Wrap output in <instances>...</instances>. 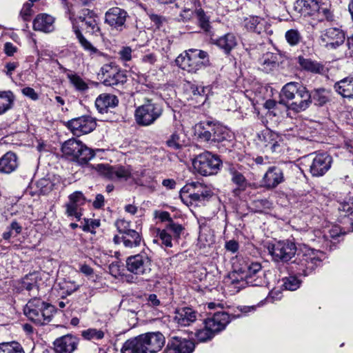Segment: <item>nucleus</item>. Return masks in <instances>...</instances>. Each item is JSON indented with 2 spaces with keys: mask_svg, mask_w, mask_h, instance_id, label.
<instances>
[{
  "mask_svg": "<svg viewBox=\"0 0 353 353\" xmlns=\"http://www.w3.org/2000/svg\"><path fill=\"white\" fill-rule=\"evenodd\" d=\"M66 126L74 135L79 137L92 132L96 128L97 122L93 117L83 115L68 121Z\"/></svg>",
  "mask_w": 353,
  "mask_h": 353,
  "instance_id": "ddd939ff",
  "label": "nucleus"
},
{
  "mask_svg": "<svg viewBox=\"0 0 353 353\" xmlns=\"http://www.w3.org/2000/svg\"><path fill=\"white\" fill-rule=\"evenodd\" d=\"M119 103L117 97L112 94H101L95 101V106L100 113L106 112L108 108H115Z\"/></svg>",
  "mask_w": 353,
  "mask_h": 353,
  "instance_id": "a878e982",
  "label": "nucleus"
},
{
  "mask_svg": "<svg viewBox=\"0 0 353 353\" xmlns=\"http://www.w3.org/2000/svg\"><path fill=\"white\" fill-rule=\"evenodd\" d=\"M21 93L33 101L39 99V94L30 87H26L21 90Z\"/></svg>",
  "mask_w": 353,
  "mask_h": 353,
  "instance_id": "338daca9",
  "label": "nucleus"
},
{
  "mask_svg": "<svg viewBox=\"0 0 353 353\" xmlns=\"http://www.w3.org/2000/svg\"><path fill=\"white\" fill-rule=\"evenodd\" d=\"M115 225L121 235H124L133 230L130 229V221L123 219H118L115 222Z\"/></svg>",
  "mask_w": 353,
  "mask_h": 353,
  "instance_id": "5fc2aeb1",
  "label": "nucleus"
},
{
  "mask_svg": "<svg viewBox=\"0 0 353 353\" xmlns=\"http://www.w3.org/2000/svg\"><path fill=\"white\" fill-rule=\"evenodd\" d=\"M166 143L168 146L172 149H181L185 145L184 135L181 132H174Z\"/></svg>",
  "mask_w": 353,
  "mask_h": 353,
  "instance_id": "79ce46f5",
  "label": "nucleus"
},
{
  "mask_svg": "<svg viewBox=\"0 0 353 353\" xmlns=\"http://www.w3.org/2000/svg\"><path fill=\"white\" fill-rule=\"evenodd\" d=\"M310 96L316 105L322 106L329 101L330 92L323 88L316 89L312 92Z\"/></svg>",
  "mask_w": 353,
  "mask_h": 353,
  "instance_id": "ea45409f",
  "label": "nucleus"
},
{
  "mask_svg": "<svg viewBox=\"0 0 353 353\" xmlns=\"http://www.w3.org/2000/svg\"><path fill=\"white\" fill-rule=\"evenodd\" d=\"M291 237L293 241L288 243V290L294 291L301 283L298 276L307 275L319 265L324 258V254L295 242L294 234Z\"/></svg>",
  "mask_w": 353,
  "mask_h": 353,
  "instance_id": "f257e3e1",
  "label": "nucleus"
},
{
  "mask_svg": "<svg viewBox=\"0 0 353 353\" xmlns=\"http://www.w3.org/2000/svg\"><path fill=\"white\" fill-rule=\"evenodd\" d=\"M260 69L265 72H270L276 68L278 63L277 55L272 52H266L259 60Z\"/></svg>",
  "mask_w": 353,
  "mask_h": 353,
  "instance_id": "2f4dec72",
  "label": "nucleus"
},
{
  "mask_svg": "<svg viewBox=\"0 0 353 353\" xmlns=\"http://www.w3.org/2000/svg\"><path fill=\"white\" fill-rule=\"evenodd\" d=\"M126 268L135 275L147 276L152 270V262L145 253H140L127 258Z\"/></svg>",
  "mask_w": 353,
  "mask_h": 353,
  "instance_id": "9b49d317",
  "label": "nucleus"
},
{
  "mask_svg": "<svg viewBox=\"0 0 353 353\" xmlns=\"http://www.w3.org/2000/svg\"><path fill=\"white\" fill-rule=\"evenodd\" d=\"M320 0H296L294 11L303 16H313L320 10Z\"/></svg>",
  "mask_w": 353,
  "mask_h": 353,
  "instance_id": "412c9836",
  "label": "nucleus"
},
{
  "mask_svg": "<svg viewBox=\"0 0 353 353\" xmlns=\"http://www.w3.org/2000/svg\"><path fill=\"white\" fill-rule=\"evenodd\" d=\"M157 236L161 241V244L168 248H171L172 246V234L168 233V232L165 229L160 230L157 229Z\"/></svg>",
  "mask_w": 353,
  "mask_h": 353,
  "instance_id": "3c124183",
  "label": "nucleus"
},
{
  "mask_svg": "<svg viewBox=\"0 0 353 353\" xmlns=\"http://www.w3.org/2000/svg\"><path fill=\"white\" fill-rule=\"evenodd\" d=\"M273 259L276 261H285L287 255L286 245L283 242H278L268 248Z\"/></svg>",
  "mask_w": 353,
  "mask_h": 353,
  "instance_id": "c9c22d12",
  "label": "nucleus"
},
{
  "mask_svg": "<svg viewBox=\"0 0 353 353\" xmlns=\"http://www.w3.org/2000/svg\"><path fill=\"white\" fill-rule=\"evenodd\" d=\"M9 353H25L23 347L17 341L10 342Z\"/></svg>",
  "mask_w": 353,
  "mask_h": 353,
  "instance_id": "774afa93",
  "label": "nucleus"
},
{
  "mask_svg": "<svg viewBox=\"0 0 353 353\" xmlns=\"http://www.w3.org/2000/svg\"><path fill=\"white\" fill-rule=\"evenodd\" d=\"M149 17L157 29H161L166 22L164 17L156 14H149Z\"/></svg>",
  "mask_w": 353,
  "mask_h": 353,
  "instance_id": "052dcab7",
  "label": "nucleus"
},
{
  "mask_svg": "<svg viewBox=\"0 0 353 353\" xmlns=\"http://www.w3.org/2000/svg\"><path fill=\"white\" fill-rule=\"evenodd\" d=\"M146 353H157L165 344V337L161 332H149L139 335Z\"/></svg>",
  "mask_w": 353,
  "mask_h": 353,
  "instance_id": "a211bd4d",
  "label": "nucleus"
},
{
  "mask_svg": "<svg viewBox=\"0 0 353 353\" xmlns=\"http://www.w3.org/2000/svg\"><path fill=\"white\" fill-rule=\"evenodd\" d=\"M283 179L281 170L278 168H271L265 173L263 177L264 185L267 188H272L276 187Z\"/></svg>",
  "mask_w": 353,
  "mask_h": 353,
  "instance_id": "c756f323",
  "label": "nucleus"
},
{
  "mask_svg": "<svg viewBox=\"0 0 353 353\" xmlns=\"http://www.w3.org/2000/svg\"><path fill=\"white\" fill-rule=\"evenodd\" d=\"M56 353H72L79 345V339L72 334H65L57 338L53 343Z\"/></svg>",
  "mask_w": 353,
  "mask_h": 353,
  "instance_id": "6ab92c4d",
  "label": "nucleus"
},
{
  "mask_svg": "<svg viewBox=\"0 0 353 353\" xmlns=\"http://www.w3.org/2000/svg\"><path fill=\"white\" fill-rule=\"evenodd\" d=\"M122 353H146L140 336L126 341L121 349Z\"/></svg>",
  "mask_w": 353,
  "mask_h": 353,
  "instance_id": "473e14b6",
  "label": "nucleus"
},
{
  "mask_svg": "<svg viewBox=\"0 0 353 353\" xmlns=\"http://www.w3.org/2000/svg\"><path fill=\"white\" fill-rule=\"evenodd\" d=\"M132 49L128 46H123L118 52L119 59L123 61H129L132 59Z\"/></svg>",
  "mask_w": 353,
  "mask_h": 353,
  "instance_id": "13d9d810",
  "label": "nucleus"
},
{
  "mask_svg": "<svg viewBox=\"0 0 353 353\" xmlns=\"http://www.w3.org/2000/svg\"><path fill=\"white\" fill-rule=\"evenodd\" d=\"M310 99V94L307 91L302 92L301 94H296L295 97L290 98V101L291 102L288 101V110H293L295 112L304 111L312 102Z\"/></svg>",
  "mask_w": 353,
  "mask_h": 353,
  "instance_id": "393cba45",
  "label": "nucleus"
},
{
  "mask_svg": "<svg viewBox=\"0 0 353 353\" xmlns=\"http://www.w3.org/2000/svg\"><path fill=\"white\" fill-rule=\"evenodd\" d=\"M196 319V312L190 307H183L177 310L174 316V321L181 326L189 325Z\"/></svg>",
  "mask_w": 353,
  "mask_h": 353,
  "instance_id": "cd10ccee",
  "label": "nucleus"
},
{
  "mask_svg": "<svg viewBox=\"0 0 353 353\" xmlns=\"http://www.w3.org/2000/svg\"><path fill=\"white\" fill-rule=\"evenodd\" d=\"M307 92L306 88L300 83L288 82V101L290 98L295 97L296 94Z\"/></svg>",
  "mask_w": 353,
  "mask_h": 353,
  "instance_id": "de8ad7c7",
  "label": "nucleus"
},
{
  "mask_svg": "<svg viewBox=\"0 0 353 353\" xmlns=\"http://www.w3.org/2000/svg\"><path fill=\"white\" fill-rule=\"evenodd\" d=\"M214 130L215 135L214 138H213L214 142H222L230 137V132L229 130L219 123L215 124Z\"/></svg>",
  "mask_w": 353,
  "mask_h": 353,
  "instance_id": "a18cd8bd",
  "label": "nucleus"
},
{
  "mask_svg": "<svg viewBox=\"0 0 353 353\" xmlns=\"http://www.w3.org/2000/svg\"><path fill=\"white\" fill-rule=\"evenodd\" d=\"M194 16L196 17L201 28L205 32H208L210 29L209 17L206 15L201 7L194 10Z\"/></svg>",
  "mask_w": 353,
  "mask_h": 353,
  "instance_id": "c03bdc74",
  "label": "nucleus"
},
{
  "mask_svg": "<svg viewBox=\"0 0 353 353\" xmlns=\"http://www.w3.org/2000/svg\"><path fill=\"white\" fill-rule=\"evenodd\" d=\"M207 52L199 49H189L181 54L176 59V64L183 70L188 72L196 73L209 64Z\"/></svg>",
  "mask_w": 353,
  "mask_h": 353,
  "instance_id": "39448f33",
  "label": "nucleus"
},
{
  "mask_svg": "<svg viewBox=\"0 0 353 353\" xmlns=\"http://www.w3.org/2000/svg\"><path fill=\"white\" fill-rule=\"evenodd\" d=\"M291 172V173L294 174L298 179L300 181H303L305 178V174L303 171L299 167L298 165L290 163V167L288 168Z\"/></svg>",
  "mask_w": 353,
  "mask_h": 353,
  "instance_id": "e2e57ef3",
  "label": "nucleus"
},
{
  "mask_svg": "<svg viewBox=\"0 0 353 353\" xmlns=\"http://www.w3.org/2000/svg\"><path fill=\"white\" fill-rule=\"evenodd\" d=\"M54 21L55 19L50 14H39L33 21V29L45 33L52 32L54 30Z\"/></svg>",
  "mask_w": 353,
  "mask_h": 353,
  "instance_id": "4be33fe9",
  "label": "nucleus"
},
{
  "mask_svg": "<svg viewBox=\"0 0 353 353\" xmlns=\"http://www.w3.org/2000/svg\"><path fill=\"white\" fill-rule=\"evenodd\" d=\"M87 201L83 194L76 191L68 196V201L65 204V214L68 217H74L79 221L82 216V206Z\"/></svg>",
  "mask_w": 353,
  "mask_h": 353,
  "instance_id": "2eb2a0df",
  "label": "nucleus"
},
{
  "mask_svg": "<svg viewBox=\"0 0 353 353\" xmlns=\"http://www.w3.org/2000/svg\"><path fill=\"white\" fill-rule=\"evenodd\" d=\"M95 170L104 177L110 180L127 181L134 179L132 168L130 165H117L114 166L108 164H97Z\"/></svg>",
  "mask_w": 353,
  "mask_h": 353,
  "instance_id": "9d476101",
  "label": "nucleus"
},
{
  "mask_svg": "<svg viewBox=\"0 0 353 353\" xmlns=\"http://www.w3.org/2000/svg\"><path fill=\"white\" fill-rule=\"evenodd\" d=\"M229 172L231 176V181L237 187L234 192L245 190L248 185V182L243 174L234 168H230Z\"/></svg>",
  "mask_w": 353,
  "mask_h": 353,
  "instance_id": "f704fd0d",
  "label": "nucleus"
},
{
  "mask_svg": "<svg viewBox=\"0 0 353 353\" xmlns=\"http://www.w3.org/2000/svg\"><path fill=\"white\" fill-rule=\"evenodd\" d=\"M23 312L34 323L44 325L50 321L54 312V307L39 299H33L27 303Z\"/></svg>",
  "mask_w": 353,
  "mask_h": 353,
  "instance_id": "20e7f679",
  "label": "nucleus"
},
{
  "mask_svg": "<svg viewBox=\"0 0 353 353\" xmlns=\"http://www.w3.org/2000/svg\"><path fill=\"white\" fill-rule=\"evenodd\" d=\"M303 40L301 33L296 29L288 30V44L296 46Z\"/></svg>",
  "mask_w": 353,
  "mask_h": 353,
  "instance_id": "603ef678",
  "label": "nucleus"
},
{
  "mask_svg": "<svg viewBox=\"0 0 353 353\" xmlns=\"http://www.w3.org/2000/svg\"><path fill=\"white\" fill-rule=\"evenodd\" d=\"M187 189V191H191L192 189L195 190L198 194H199L201 197L204 199H208L212 196V192L210 188L207 185H203L199 182H192L186 186H185L183 190Z\"/></svg>",
  "mask_w": 353,
  "mask_h": 353,
  "instance_id": "e433bc0d",
  "label": "nucleus"
},
{
  "mask_svg": "<svg viewBox=\"0 0 353 353\" xmlns=\"http://www.w3.org/2000/svg\"><path fill=\"white\" fill-rule=\"evenodd\" d=\"M245 27L249 31L261 33L263 28V20L256 16H252L245 19Z\"/></svg>",
  "mask_w": 353,
  "mask_h": 353,
  "instance_id": "a19ab883",
  "label": "nucleus"
},
{
  "mask_svg": "<svg viewBox=\"0 0 353 353\" xmlns=\"http://www.w3.org/2000/svg\"><path fill=\"white\" fill-rule=\"evenodd\" d=\"M198 240L204 247L210 245L214 242V238L210 234V230L201 228H200Z\"/></svg>",
  "mask_w": 353,
  "mask_h": 353,
  "instance_id": "09e8293b",
  "label": "nucleus"
},
{
  "mask_svg": "<svg viewBox=\"0 0 353 353\" xmlns=\"http://www.w3.org/2000/svg\"><path fill=\"white\" fill-rule=\"evenodd\" d=\"M299 63L301 68L313 73H321L323 67L318 62L313 61L308 59H304L302 57L298 58Z\"/></svg>",
  "mask_w": 353,
  "mask_h": 353,
  "instance_id": "58836bf2",
  "label": "nucleus"
},
{
  "mask_svg": "<svg viewBox=\"0 0 353 353\" xmlns=\"http://www.w3.org/2000/svg\"><path fill=\"white\" fill-rule=\"evenodd\" d=\"M67 77L76 90L83 92L88 90L89 84L79 75L70 72L67 74Z\"/></svg>",
  "mask_w": 353,
  "mask_h": 353,
  "instance_id": "4c0bfd02",
  "label": "nucleus"
},
{
  "mask_svg": "<svg viewBox=\"0 0 353 353\" xmlns=\"http://www.w3.org/2000/svg\"><path fill=\"white\" fill-rule=\"evenodd\" d=\"M215 334L210 329L206 327V325L203 329L199 330L195 333V336L199 342H205L211 340Z\"/></svg>",
  "mask_w": 353,
  "mask_h": 353,
  "instance_id": "8fccbe9b",
  "label": "nucleus"
},
{
  "mask_svg": "<svg viewBox=\"0 0 353 353\" xmlns=\"http://www.w3.org/2000/svg\"><path fill=\"white\" fill-rule=\"evenodd\" d=\"M142 237L139 232L136 230L130 231L124 235L114 236L113 241L115 244L123 243V245L128 248H133L140 245Z\"/></svg>",
  "mask_w": 353,
  "mask_h": 353,
  "instance_id": "b1692460",
  "label": "nucleus"
},
{
  "mask_svg": "<svg viewBox=\"0 0 353 353\" xmlns=\"http://www.w3.org/2000/svg\"><path fill=\"white\" fill-rule=\"evenodd\" d=\"M199 0H184L180 17L183 21L192 20L194 17V10L201 8Z\"/></svg>",
  "mask_w": 353,
  "mask_h": 353,
  "instance_id": "7c9ffc66",
  "label": "nucleus"
},
{
  "mask_svg": "<svg viewBox=\"0 0 353 353\" xmlns=\"http://www.w3.org/2000/svg\"><path fill=\"white\" fill-rule=\"evenodd\" d=\"M163 112L161 104L146 99L143 104L136 108L134 119L139 125L149 126L161 117Z\"/></svg>",
  "mask_w": 353,
  "mask_h": 353,
  "instance_id": "423d86ee",
  "label": "nucleus"
},
{
  "mask_svg": "<svg viewBox=\"0 0 353 353\" xmlns=\"http://www.w3.org/2000/svg\"><path fill=\"white\" fill-rule=\"evenodd\" d=\"M194 349V343L192 341L179 336H173L163 353H192Z\"/></svg>",
  "mask_w": 353,
  "mask_h": 353,
  "instance_id": "aec40b11",
  "label": "nucleus"
},
{
  "mask_svg": "<svg viewBox=\"0 0 353 353\" xmlns=\"http://www.w3.org/2000/svg\"><path fill=\"white\" fill-rule=\"evenodd\" d=\"M215 124L212 122H208L205 127H203L201 132L199 133V137L208 142H214L213 138L215 135Z\"/></svg>",
  "mask_w": 353,
  "mask_h": 353,
  "instance_id": "37998d69",
  "label": "nucleus"
},
{
  "mask_svg": "<svg viewBox=\"0 0 353 353\" xmlns=\"http://www.w3.org/2000/svg\"><path fill=\"white\" fill-rule=\"evenodd\" d=\"M127 17L128 13L125 10L118 7H114L105 12V23L113 29L122 31L125 27Z\"/></svg>",
  "mask_w": 353,
  "mask_h": 353,
  "instance_id": "f3484780",
  "label": "nucleus"
},
{
  "mask_svg": "<svg viewBox=\"0 0 353 353\" xmlns=\"http://www.w3.org/2000/svg\"><path fill=\"white\" fill-rule=\"evenodd\" d=\"M32 3L31 1L24 3L23 6L21 10V15L25 21L28 20V17L32 14Z\"/></svg>",
  "mask_w": 353,
  "mask_h": 353,
  "instance_id": "69168bd1",
  "label": "nucleus"
},
{
  "mask_svg": "<svg viewBox=\"0 0 353 353\" xmlns=\"http://www.w3.org/2000/svg\"><path fill=\"white\" fill-rule=\"evenodd\" d=\"M191 90L194 96L205 97L210 88L208 87L192 85L191 86Z\"/></svg>",
  "mask_w": 353,
  "mask_h": 353,
  "instance_id": "680f3d73",
  "label": "nucleus"
},
{
  "mask_svg": "<svg viewBox=\"0 0 353 353\" xmlns=\"http://www.w3.org/2000/svg\"><path fill=\"white\" fill-rule=\"evenodd\" d=\"M332 163V158L328 154H316L312 158L310 172L313 176H322L330 169Z\"/></svg>",
  "mask_w": 353,
  "mask_h": 353,
  "instance_id": "dca6fc26",
  "label": "nucleus"
},
{
  "mask_svg": "<svg viewBox=\"0 0 353 353\" xmlns=\"http://www.w3.org/2000/svg\"><path fill=\"white\" fill-rule=\"evenodd\" d=\"M72 30L81 46L89 53L90 55H100L101 52L95 48L83 35L80 28L92 35L100 33L99 18L96 13L89 9L83 8L81 10L77 19L72 21Z\"/></svg>",
  "mask_w": 353,
  "mask_h": 353,
  "instance_id": "f03ea898",
  "label": "nucleus"
},
{
  "mask_svg": "<svg viewBox=\"0 0 353 353\" xmlns=\"http://www.w3.org/2000/svg\"><path fill=\"white\" fill-rule=\"evenodd\" d=\"M321 45L328 50H334L341 46L345 40L344 32L338 28H329L321 34Z\"/></svg>",
  "mask_w": 353,
  "mask_h": 353,
  "instance_id": "4468645a",
  "label": "nucleus"
},
{
  "mask_svg": "<svg viewBox=\"0 0 353 353\" xmlns=\"http://www.w3.org/2000/svg\"><path fill=\"white\" fill-rule=\"evenodd\" d=\"M261 265L259 263H252L248 267L245 276L237 272H232L225 279V284L230 294L239 292L247 285L261 286L264 279L261 276Z\"/></svg>",
  "mask_w": 353,
  "mask_h": 353,
  "instance_id": "7ed1b4c3",
  "label": "nucleus"
},
{
  "mask_svg": "<svg viewBox=\"0 0 353 353\" xmlns=\"http://www.w3.org/2000/svg\"><path fill=\"white\" fill-rule=\"evenodd\" d=\"M14 100L15 97L12 91H0V115L12 108Z\"/></svg>",
  "mask_w": 353,
  "mask_h": 353,
  "instance_id": "72a5a7b5",
  "label": "nucleus"
},
{
  "mask_svg": "<svg viewBox=\"0 0 353 353\" xmlns=\"http://www.w3.org/2000/svg\"><path fill=\"white\" fill-rule=\"evenodd\" d=\"M154 216L161 222H165L167 223H170L172 221L170 214L166 211H156L154 212Z\"/></svg>",
  "mask_w": 353,
  "mask_h": 353,
  "instance_id": "0e129e2a",
  "label": "nucleus"
},
{
  "mask_svg": "<svg viewBox=\"0 0 353 353\" xmlns=\"http://www.w3.org/2000/svg\"><path fill=\"white\" fill-rule=\"evenodd\" d=\"M221 160L216 155L205 152L198 155L192 161L194 168L203 176L217 173L221 165Z\"/></svg>",
  "mask_w": 353,
  "mask_h": 353,
  "instance_id": "1a4fd4ad",
  "label": "nucleus"
},
{
  "mask_svg": "<svg viewBox=\"0 0 353 353\" xmlns=\"http://www.w3.org/2000/svg\"><path fill=\"white\" fill-rule=\"evenodd\" d=\"M79 285L76 284L74 281H65L61 286L62 290H63V294H65L66 295H70L72 293L77 290Z\"/></svg>",
  "mask_w": 353,
  "mask_h": 353,
  "instance_id": "4d7b16f0",
  "label": "nucleus"
},
{
  "mask_svg": "<svg viewBox=\"0 0 353 353\" xmlns=\"http://www.w3.org/2000/svg\"><path fill=\"white\" fill-rule=\"evenodd\" d=\"M61 151L65 156L71 157L79 164H85L94 157L90 148L74 138L65 141L61 146Z\"/></svg>",
  "mask_w": 353,
  "mask_h": 353,
  "instance_id": "0eeeda50",
  "label": "nucleus"
},
{
  "mask_svg": "<svg viewBox=\"0 0 353 353\" xmlns=\"http://www.w3.org/2000/svg\"><path fill=\"white\" fill-rule=\"evenodd\" d=\"M324 236L326 239L335 238L339 236L341 233V229L338 225H332L324 231Z\"/></svg>",
  "mask_w": 353,
  "mask_h": 353,
  "instance_id": "bf43d9fd",
  "label": "nucleus"
},
{
  "mask_svg": "<svg viewBox=\"0 0 353 353\" xmlns=\"http://www.w3.org/2000/svg\"><path fill=\"white\" fill-rule=\"evenodd\" d=\"M255 306H239L237 307L240 313L229 314L225 312H215L212 317L208 318L204 321L206 327L211 330L214 334H216L224 330L231 319L241 317L242 315L254 312Z\"/></svg>",
  "mask_w": 353,
  "mask_h": 353,
  "instance_id": "6e6552de",
  "label": "nucleus"
},
{
  "mask_svg": "<svg viewBox=\"0 0 353 353\" xmlns=\"http://www.w3.org/2000/svg\"><path fill=\"white\" fill-rule=\"evenodd\" d=\"M211 40L212 43L222 50L225 54H229L238 43L237 37L231 32L226 33L217 39H212Z\"/></svg>",
  "mask_w": 353,
  "mask_h": 353,
  "instance_id": "5701e85b",
  "label": "nucleus"
},
{
  "mask_svg": "<svg viewBox=\"0 0 353 353\" xmlns=\"http://www.w3.org/2000/svg\"><path fill=\"white\" fill-rule=\"evenodd\" d=\"M100 72L101 78L105 85H119L127 81V76L114 64L103 65Z\"/></svg>",
  "mask_w": 353,
  "mask_h": 353,
  "instance_id": "f8f14e48",
  "label": "nucleus"
},
{
  "mask_svg": "<svg viewBox=\"0 0 353 353\" xmlns=\"http://www.w3.org/2000/svg\"><path fill=\"white\" fill-rule=\"evenodd\" d=\"M85 223L83 225V230L95 233L94 230L100 226V221L98 219H84Z\"/></svg>",
  "mask_w": 353,
  "mask_h": 353,
  "instance_id": "6e6d98bb",
  "label": "nucleus"
},
{
  "mask_svg": "<svg viewBox=\"0 0 353 353\" xmlns=\"http://www.w3.org/2000/svg\"><path fill=\"white\" fill-rule=\"evenodd\" d=\"M18 167L17 155L12 152H8L0 158V172L10 174Z\"/></svg>",
  "mask_w": 353,
  "mask_h": 353,
  "instance_id": "bb28decb",
  "label": "nucleus"
},
{
  "mask_svg": "<svg viewBox=\"0 0 353 353\" xmlns=\"http://www.w3.org/2000/svg\"><path fill=\"white\" fill-rule=\"evenodd\" d=\"M334 89L343 97L353 99V76L345 77L334 84Z\"/></svg>",
  "mask_w": 353,
  "mask_h": 353,
  "instance_id": "c85d7f7f",
  "label": "nucleus"
},
{
  "mask_svg": "<svg viewBox=\"0 0 353 353\" xmlns=\"http://www.w3.org/2000/svg\"><path fill=\"white\" fill-rule=\"evenodd\" d=\"M165 229L168 232H171L174 237L179 238L183 230V228L181 225L176 223L172 221L170 223H166Z\"/></svg>",
  "mask_w": 353,
  "mask_h": 353,
  "instance_id": "864d4df0",
  "label": "nucleus"
},
{
  "mask_svg": "<svg viewBox=\"0 0 353 353\" xmlns=\"http://www.w3.org/2000/svg\"><path fill=\"white\" fill-rule=\"evenodd\" d=\"M81 336L85 340H100L104 337V332L101 330L89 328L81 332Z\"/></svg>",
  "mask_w": 353,
  "mask_h": 353,
  "instance_id": "49530a36",
  "label": "nucleus"
}]
</instances>
